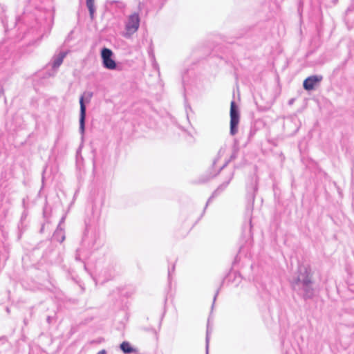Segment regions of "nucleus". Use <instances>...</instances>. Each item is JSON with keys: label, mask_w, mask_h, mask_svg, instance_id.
<instances>
[{"label": "nucleus", "mask_w": 354, "mask_h": 354, "mask_svg": "<svg viewBox=\"0 0 354 354\" xmlns=\"http://www.w3.org/2000/svg\"><path fill=\"white\" fill-rule=\"evenodd\" d=\"M291 283L293 290L304 299H310L314 297L315 291L310 267H297Z\"/></svg>", "instance_id": "nucleus-1"}, {"label": "nucleus", "mask_w": 354, "mask_h": 354, "mask_svg": "<svg viewBox=\"0 0 354 354\" xmlns=\"http://www.w3.org/2000/svg\"><path fill=\"white\" fill-rule=\"evenodd\" d=\"M96 242V235L93 232L86 230L83 235L80 245L77 248L75 258L77 263L86 264Z\"/></svg>", "instance_id": "nucleus-2"}, {"label": "nucleus", "mask_w": 354, "mask_h": 354, "mask_svg": "<svg viewBox=\"0 0 354 354\" xmlns=\"http://www.w3.org/2000/svg\"><path fill=\"white\" fill-rule=\"evenodd\" d=\"M93 95V92H84L80 97V133L83 136L85 131V120L86 114V108L84 101L87 103L90 102Z\"/></svg>", "instance_id": "nucleus-3"}, {"label": "nucleus", "mask_w": 354, "mask_h": 354, "mask_svg": "<svg viewBox=\"0 0 354 354\" xmlns=\"http://www.w3.org/2000/svg\"><path fill=\"white\" fill-rule=\"evenodd\" d=\"M239 111L234 101L230 104V134L234 136L238 131Z\"/></svg>", "instance_id": "nucleus-4"}, {"label": "nucleus", "mask_w": 354, "mask_h": 354, "mask_svg": "<svg viewBox=\"0 0 354 354\" xmlns=\"http://www.w3.org/2000/svg\"><path fill=\"white\" fill-rule=\"evenodd\" d=\"M140 25V17L138 13L131 15L127 20L125 26L126 33L124 37H129L132 34L136 32Z\"/></svg>", "instance_id": "nucleus-5"}, {"label": "nucleus", "mask_w": 354, "mask_h": 354, "mask_svg": "<svg viewBox=\"0 0 354 354\" xmlns=\"http://www.w3.org/2000/svg\"><path fill=\"white\" fill-rule=\"evenodd\" d=\"M113 52L107 48H103L101 50V57L102 59L103 66L109 70H114L116 68V63L112 59Z\"/></svg>", "instance_id": "nucleus-6"}, {"label": "nucleus", "mask_w": 354, "mask_h": 354, "mask_svg": "<svg viewBox=\"0 0 354 354\" xmlns=\"http://www.w3.org/2000/svg\"><path fill=\"white\" fill-rule=\"evenodd\" d=\"M234 177V172L232 171L229 176H227V180L225 181H224L222 184H221L214 191V192L212 193V194L211 195V196L208 198L207 203H206V205H205V207L203 209V214L205 213V209L207 207V206L209 205V203L213 200V198H214L215 197H216L217 196H218L222 192H223L226 187L228 186V185L230 184V181L232 180Z\"/></svg>", "instance_id": "nucleus-7"}, {"label": "nucleus", "mask_w": 354, "mask_h": 354, "mask_svg": "<svg viewBox=\"0 0 354 354\" xmlns=\"http://www.w3.org/2000/svg\"><path fill=\"white\" fill-rule=\"evenodd\" d=\"M234 177V172L232 171L229 176H227V180L225 181H224L222 184H221L214 191V192L212 193V194L211 195V196L208 198L207 203H206V205H205V207L203 209V214L205 213V209L207 207V206L209 205V203L213 200V198H214L215 197H216L217 196H218L222 192H223L226 187L228 186V185L230 184V181L232 180Z\"/></svg>", "instance_id": "nucleus-8"}, {"label": "nucleus", "mask_w": 354, "mask_h": 354, "mask_svg": "<svg viewBox=\"0 0 354 354\" xmlns=\"http://www.w3.org/2000/svg\"><path fill=\"white\" fill-rule=\"evenodd\" d=\"M322 76L321 75H311L307 77L303 83L304 88L306 91L313 90L317 83L321 82Z\"/></svg>", "instance_id": "nucleus-9"}, {"label": "nucleus", "mask_w": 354, "mask_h": 354, "mask_svg": "<svg viewBox=\"0 0 354 354\" xmlns=\"http://www.w3.org/2000/svg\"><path fill=\"white\" fill-rule=\"evenodd\" d=\"M257 183L258 178L256 176L254 175L251 177L250 184L247 187L248 191L252 192V198L253 201L254 200L255 192L257 190Z\"/></svg>", "instance_id": "nucleus-10"}, {"label": "nucleus", "mask_w": 354, "mask_h": 354, "mask_svg": "<svg viewBox=\"0 0 354 354\" xmlns=\"http://www.w3.org/2000/svg\"><path fill=\"white\" fill-rule=\"evenodd\" d=\"M53 239L59 243H62L65 240V234L64 229L59 225L57 226L56 230L53 235Z\"/></svg>", "instance_id": "nucleus-11"}, {"label": "nucleus", "mask_w": 354, "mask_h": 354, "mask_svg": "<svg viewBox=\"0 0 354 354\" xmlns=\"http://www.w3.org/2000/svg\"><path fill=\"white\" fill-rule=\"evenodd\" d=\"M66 55V53L61 52L58 55L55 56L53 59V68H58L62 64Z\"/></svg>", "instance_id": "nucleus-12"}, {"label": "nucleus", "mask_w": 354, "mask_h": 354, "mask_svg": "<svg viewBox=\"0 0 354 354\" xmlns=\"http://www.w3.org/2000/svg\"><path fill=\"white\" fill-rule=\"evenodd\" d=\"M252 240L251 237L248 238L245 245H241L239 249V254H247L252 247Z\"/></svg>", "instance_id": "nucleus-13"}, {"label": "nucleus", "mask_w": 354, "mask_h": 354, "mask_svg": "<svg viewBox=\"0 0 354 354\" xmlns=\"http://www.w3.org/2000/svg\"><path fill=\"white\" fill-rule=\"evenodd\" d=\"M120 348L124 353H131L136 351V350L133 348L131 344L127 342H123L120 344Z\"/></svg>", "instance_id": "nucleus-14"}, {"label": "nucleus", "mask_w": 354, "mask_h": 354, "mask_svg": "<svg viewBox=\"0 0 354 354\" xmlns=\"http://www.w3.org/2000/svg\"><path fill=\"white\" fill-rule=\"evenodd\" d=\"M86 6L88 9L90 17L91 19H93L94 18V13L95 12L94 0H86Z\"/></svg>", "instance_id": "nucleus-15"}, {"label": "nucleus", "mask_w": 354, "mask_h": 354, "mask_svg": "<svg viewBox=\"0 0 354 354\" xmlns=\"http://www.w3.org/2000/svg\"><path fill=\"white\" fill-rule=\"evenodd\" d=\"M224 152H225V150L223 149H221L218 152V156L216 158H215V160H214L213 162V165H215L216 162L218 160L219 158H221V156H223L224 154Z\"/></svg>", "instance_id": "nucleus-16"}, {"label": "nucleus", "mask_w": 354, "mask_h": 354, "mask_svg": "<svg viewBox=\"0 0 354 354\" xmlns=\"http://www.w3.org/2000/svg\"><path fill=\"white\" fill-rule=\"evenodd\" d=\"M209 327H207V335H206V354H208L209 341Z\"/></svg>", "instance_id": "nucleus-17"}, {"label": "nucleus", "mask_w": 354, "mask_h": 354, "mask_svg": "<svg viewBox=\"0 0 354 354\" xmlns=\"http://www.w3.org/2000/svg\"><path fill=\"white\" fill-rule=\"evenodd\" d=\"M230 160H226V161L225 162V163L223 164V166L219 169V170H218V171L217 174H219V173L221 172V171L222 169H224V168H225V167L228 165V163L230 162Z\"/></svg>", "instance_id": "nucleus-18"}, {"label": "nucleus", "mask_w": 354, "mask_h": 354, "mask_svg": "<svg viewBox=\"0 0 354 354\" xmlns=\"http://www.w3.org/2000/svg\"><path fill=\"white\" fill-rule=\"evenodd\" d=\"M149 54L150 57L153 59H154V55H153V53L151 50H150L149 51Z\"/></svg>", "instance_id": "nucleus-19"}, {"label": "nucleus", "mask_w": 354, "mask_h": 354, "mask_svg": "<svg viewBox=\"0 0 354 354\" xmlns=\"http://www.w3.org/2000/svg\"><path fill=\"white\" fill-rule=\"evenodd\" d=\"M64 219H65V217H64V216H63V217L61 218V220H60L59 223V225H59V226L61 227V225L62 224V223H64Z\"/></svg>", "instance_id": "nucleus-20"}, {"label": "nucleus", "mask_w": 354, "mask_h": 354, "mask_svg": "<svg viewBox=\"0 0 354 354\" xmlns=\"http://www.w3.org/2000/svg\"><path fill=\"white\" fill-rule=\"evenodd\" d=\"M106 351L103 349L100 351L97 354H106Z\"/></svg>", "instance_id": "nucleus-21"}, {"label": "nucleus", "mask_w": 354, "mask_h": 354, "mask_svg": "<svg viewBox=\"0 0 354 354\" xmlns=\"http://www.w3.org/2000/svg\"><path fill=\"white\" fill-rule=\"evenodd\" d=\"M252 229V220H251V218H250V221H249V230L250 231Z\"/></svg>", "instance_id": "nucleus-22"}, {"label": "nucleus", "mask_w": 354, "mask_h": 354, "mask_svg": "<svg viewBox=\"0 0 354 354\" xmlns=\"http://www.w3.org/2000/svg\"><path fill=\"white\" fill-rule=\"evenodd\" d=\"M254 131H252V130L250 131V136H252L254 134Z\"/></svg>", "instance_id": "nucleus-23"}, {"label": "nucleus", "mask_w": 354, "mask_h": 354, "mask_svg": "<svg viewBox=\"0 0 354 354\" xmlns=\"http://www.w3.org/2000/svg\"><path fill=\"white\" fill-rule=\"evenodd\" d=\"M218 292H216V294L215 295L214 297V301H215L216 299V295H217Z\"/></svg>", "instance_id": "nucleus-24"}, {"label": "nucleus", "mask_w": 354, "mask_h": 354, "mask_svg": "<svg viewBox=\"0 0 354 354\" xmlns=\"http://www.w3.org/2000/svg\"><path fill=\"white\" fill-rule=\"evenodd\" d=\"M117 2L118 1H113L111 2V3H117Z\"/></svg>", "instance_id": "nucleus-25"}, {"label": "nucleus", "mask_w": 354, "mask_h": 354, "mask_svg": "<svg viewBox=\"0 0 354 354\" xmlns=\"http://www.w3.org/2000/svg\"><path fill=\"white\" fill-rule=\"evenodd\" d=\"M292 101H293L292 100H290V102H289V103H290V104H292Z\"/></svg>", "instance_id": "nucleus-26"}]
</instances>
